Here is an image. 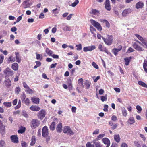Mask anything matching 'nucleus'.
<instances>
[{
    "instance_id": "cd10ccee",
    "label": "nucleus",
    "mask_w": 147,
    "mask_h": 147,
    "mask_svg": "<svg viewBox=\"0 0 147 147\" xmlns=\"http://www.w3.org/2000/svg\"><path fill=\"white\" fill-rule=\"evenodd\" d=\"M90 13L97 16H99V14L98 11L94 9H92L91 12H90Z\"/></svg>"
},
{
    "instance_id": "f704fd0d",
    "label": "nucleus",
    "mask_w": 147,
    "mask_h": 147,
    "mask_svg": "<svg viewBox=\"0 0 147 147\" xmlns=\"http://www.w3.org/2000/svg\"><path fill=\"white\" fill-rule=\"evenodd\" d=\"M3 105L5 107H9L11 106V103L10 102H4L3 103Z\"/></svg>"
},
{
    "instance_id": "4d7b16f0",
    "label": "nucleus",
    "mask_w": 147,
    "mask_h": 147,
    "mask_svg": "<svg viewBox=\"0 0 147 147\" xmlns=\"http://www.w3.org/2000/svg\"><path fill=\"white\" fill-rule=\"evenodd\" d=\"M5 142L4 141L1 140L0 141V147H3L5 146Z\"/></svg>"
},
{
    "instance_id": "4c0bfd02",
    "label": "nucleus",
    "mask_w": 147,
    "mask_h": 147,
    "mask_svg": "<svg viewBox=\"0 0 147 147\" xmlns=\"http://www.w3.org/2000/svg\"><path fill=\"white\" fill-rule=\"evenodd\" d=\"M78 84L80 85L81 87L83 88L84 86L83 84V80L82 78H80L78 79Z\"/></svg>"
},
{
    "instance_id": "bb28decb",
    "label": "nucleus",
    "mask_w": 147,
    "mask_h": 147,
    "mask_svg": "<svg viewBox=\"0 0 147 147\" xmlns=\"http://www.w3.org/2000/svg\"><path fill=\"white\" fill-rule=\"evenodd\" d=\"M16 57V61L18 63H20L21 61V59L18 52H15Z\"/></svg>"
},
{
    "instance_id": "9b49d317",
    "label": "nucleus",
    "mask_w": 147,
    "mask_h": 147,
    "mask_svg": "<svg viewBox=\"0 0 147 147\" xmlns=\"http://www.w3.org/2000/svg\"><path fill=\"white\" fill-rule=\"evenodd\" d=\"M98 48L101 51H105L108 54H111L108 51L106 47H103L101 44L99 45Z\"/></svg>"
},
{
    "instance_id": "09e8293b",
    "label": "nucleus",
    "mask_w": 147,
    "mask_h": 147,
    "mask_svg": "<svg viewBox=\"0 0 147 147\" xmlns=\"http://www.w3.org/2000/svg\"><path fill=\"white\" fill-rule=\"evenodd\" d=\"M92 65L96 69H98L99 68L98 66L95 62H93L92 63Z\"/></svg>"
},
{
    "instance_id": "052dcab7",
    "label": "nucleus",
    "mask_w": 147,
    "mask_h": 147,
    "mask_svg": "<svg viewBox=\"0 0 147 147\" xmlns=\"http://www.w3.org/2000/svg\"><path fill=\"white\" fill-rule=\"evenodd\" d=\"M21 146L22 147H26L27 144L24 141H22L21 143Z\"/></svg>"
},
{
    "instance_id": "a18cd8bd",
    "label": "nucleus",
    "mask_w": 147,
    "mask_h": 147,
    "mask_svg": "<svg viewBox=\"0 0 147 147\" xmlns=\"http://www.w3.org/2000/svg\"><path fill=\"white\" fill-rule=\"evenodd\" d=\"M105 134H99L98 136L97 137V138L95 139L96 140H99L101 138L105 136Z\"/></svg>"
},
{
    "instance_id": "603ef678",
    "label": "nucleus",
    "mask_w": 147,
    "mask_h": 147,
    "mask_svg": "<svg viewBox=\"0 0 147 147\" xmlns=\"http://www.w3.org/2000/svg\"><path fill=\"white\" fill-rule=\"evenodd\" d=\"M53 13V14H57L59 12V10L57 8H56L52 10Z\"/></svg>"
},
{
    "instance_id": "5fc2aeb1",
    "label": "nucleus",
    "mask_w": 147,
    "mask_h": 147,
    "mask_svg": "<svg viewBox=\"0 0 147 147\" xmlns=\"http://www.w3.org/2000/svg\"><path fill=\"white\" fill-rule=\"evenodd\" d=\"M4 59V57L3 55H0V64H1L3 61Z\"/></svg>"
},
{
    "instance_id": "774afa93",
    "label": "nucleus",
    "mask_w": 147,
    "mask_h": 147,
    "mask_svg": "<svg viewBox=\"0 0 147 147\" xmlns=\"http://www.w3.org/2000/svg\"><path fill=\"white\" fill-rule=\"evenodd\" d=\"M104 108L103 109V110L104 111L107 112L108 111V106L107 105H104Z\"/></svg>"
},
{
    "instance_id": "7c9ffc66",
    "label": "nucleus",
    "mask_w": 147,
    "mask_h": 147,
    "mask_svg": "<svg viewBox=\"0 0 147 147\" xmlns=\"http://www.w3.org/2000/svg\"><path fill=\"white\" fill-rule=\"evenodd\" d=\"M100 21L101 22L105 23L106 24V26L108 27H109L110 26V24L109 23L107 20H103L102 19L100 20Z\"/></svg>"
},
{
    "instance_id": "c9c22d12",
    "label": "nucleus",
    "mask_w": 147,
    "mask_h": 147,
    "mask_svg": "<svg viewBox=\"0 0 147 147\" xmlns=\"http://www.w3.org/2000/svg\"><path fill=\"white\" fill-rule=\"evenodd\" d=\"M55 122H53L50 126V129L51 130H53L55 129Z\"/></svg>"
},
{
    "instance_id": "79ce46f5",
    "label": "nucleus",
    "mask_w": 147,
    "mask_h": 147,
    "mask_svg": "<svg viewBox=\"0 0 147 147\" xmlns=\"http://www.w3.org/2000/svg\"><path fill=\"white\" fill-rule=\"evenodd\" d=\"M20 91V88L19 87H17L15 89V93L17 94H18L19 92Z\"/></svg>"
},
{
    "instance_id": "f3484780",
    "label": "nucleus",
    "mask_w": 147,
    "mask_h": 147,
    "mask_svg": "<svg viewBox=\"0 0 147 147\" xmlns=\"http://www.w3.org/2000/svg\"><path fill=\"white\" fill-rule=\"evenodd\" d=\"M30 109L33 111H38L40 109V108L38 106L36 105H33L31 106Z\"/></svg>"
},
{
    "instance_id": "13d9d810",
    "label": "nucleus",
    "mask_w": 147,
    "mask_h": 147,
    "mask_svg": "<svg viewBox=\"0 0 147 147\" xmlns=\"http://www.w3.org/2000/svg\"><path fill=\"white\" fill-rule=\"evenodd\" d=\"M85 86L86 89H88L89 88L90 84L88 81H86L85 82Z\"/></svg>"
},
{
    "instance_id": "4be33fe9",
    "label": "nucleus",
    "mask_w": 147,
    "mask_h": 147,
    "mask_svg": "<svg viewBox=\"0 0 147 147\" xmlns=\"http://www.w3.org/2000/svg\"><path fill=\"white\" fill-rule=\"evenodd\" d=\"M131 59L132 58L131 57H130L124 58V59L125 61V64L126 66H127L128 65H129V63H130Z\"/></svg>"
},
{
    "instance_id": "c85d7f7f",
    "label": "nucleus",
    "mask_w": 147,
    "mask_h": 147,
    "mask_svg": "<svg viewBox=\"0 0 147 147\" xmlns=\"http://www.w3.org/2000/svg\"><path fill=\"white\" fill-rule=\"evenodd\" d=\"M36 139L35 137L34 136H32L31 138V142L30 143V145L31 146L34 145L36 143Z\"/></svg>"
},
{
    "instance_id": "bf43d9fd",
    "label": "nucleus",
    "mask_w": 147,
    "mask_h": 147,
    "mask_svg": "<svg viewBox=\"0 0 147 147\" xmlns=\"http://www.w3.org/2000/svg\"><path fill=\"white\" fill-rule=\"evenodd\" d=\"M8 60L9 61H11L13 62L15 61V59L12 56H10Z\"/></svg>"
},
{
    "instance_id": "f257e3e1",
    "label": "nucleus",
    "mask_w": 147,
    "mask_h": 147,
    "mask_svg": "<svg viewBox=\"0 0 147 147\" xmlns=\"http://www.w3.org/2000/svg\"><path fill=\"white\" fill-rule=\"evenodd\" d=\"M102 38L105 44L110 45L112 44L113 37L112 36L108 35L106 38L103 37H102Z\"/></svg>"
},
{
    "instance_id": "9d476101",
    "label": "nucleus",
    "mask_w": 147,
    "mask_h": 147,
    "mask_svg": "<svg viewBox=\"0 0 147 147\" xmlns=\"http://www.w3.org/2000/svg\"><path fill=\"white\" fill-rule=\"evenodd\" d=\"M4 84L7 88H9L11 85V82L9 78H6L4 82Z\"/></svg>"
},
{
    "instance_id": "a878e982",
    "label": "nucleus",
    "mask_w": 147,
    "mask_h": 147,
    "mask_svg": "<svg viewBox=\"0 0 147 147\" xmlns=\"http://www.w3.org/2000/svg\"><path fill=\"white\" fill-rule=\"evenodd\" d=\"M62 123H59L56 127V130L57 132H61L62 131Z\"/></svg>"
},
{
    "instance_id": "69168bd1",
    "label": "nucleus",
    "mask_w": 147,
    "mask_h": 147,
    "mask_svg": "<svg viewBox=\"0 0 147 147\" xmlns=\"http://www.w3.org/2000/svg\"><path fill=\"white\" fill-rule=\"evenodd\" d=\"M90 30L91 32H96L95 29L92 26H90Z\"/></svg>"
},
{
    "instance_id": "423d86ee",
    "label": "nucleus",
    "mask_w": 147,
    "mask_h": 147,
    "mask_svg": "<svg viewBox=\"0 0 147 147\" xmlns=\"http://www.w3.org/2000/svg\"><path fill=\"white\" fill-rule=\"evenodd\" d=\"M63 132L64 133L67 134H68L71 135L74 134V133L72 131L70 128L68 126H65L63 129Z\"/></svg>"
},
{
    "instance_id": "c756f323",
    "label": "nucleus",
    "mask_w": 147,
    "mask_h": 147,
    "mask_svg": "<svg viewBox=\"0 0 147 147\" xmlns=\"http://www.w3.org/2000/svg\"><path fill=\"white\" fill-rule=\"evenodd\" d=\"M138 84L139 85L142 86L144 87L147 88V85L142 81H139L138 82Z\"/></svg>"
},
{
    "instance_id": "72a5a7b5",
    "label": "nucleus",
    "mask_w": 147,
    "mask_h": 147,
    "mask_svg": "<svg viewBox=\"0 0 147 147\" xmlns=\"http://www.w3.org/2000/svg\"><path fill=\"white\" fill-rule=\"evenodd\" d=\"M25 91L26 92H27L29 94H32L34 93V91L30 89L29 87L25 89Z\"/></svg>"
},
{
    "instance_id": "dca6fc26",
    "label": "nucleus",
    "mask_w": 147,
    "mask_h": 147,
    "mask_svg": "<svg viewBox=\"0 0 147 147\" xmlns=\"http://www.w3.org/2000/svg\"><path fill=\"white\" fill-rule=\"evenodd\" d=\"M105 7L108 11H110L111 10V5L109 0H106Z\"/></svg>"
},
{
    "instance_id": "a211bd4d",
    "label": "nucleus",
    "mask_w": 147,
    "mask_h": 147,
    "mask_svg": "<svg viewBox=\"0 0 147 147\" xmlns=\"http://www.w3.org/2000/svg\"><path fill=\"white\" fill-rule=\"evenodd\" d=\"M144 5V3L142 2H139L136 5V8L137 9L142 8Z\"/></svg>"
},
{
    "instance_id": "b1692460",
    "label": "nucleus",
    "mask_w": 147,
    "mask_h": 147,
    "mask_svg": "<svg viewBox=\"0 0 147 147\" xmlns=\"http://www.w3.org/2000/svg\"><path fill=\"white\" fill-rule=\"evenodd\" d=\"M12 69L14 71H17L18 69V63H15L12 65Z\"/></svg>"
},
{
    "instance_id": "e433bc0d",
    "label": "nucleus",
    "mask_w": 147,
    "mask_h": 147,
    "mask_svg": "<svg viewBox=\"0 0 147 147\" xmlns=\"http://www.w3.org/2000/svg\"><path fill=\"white\" fill-rule=\"evenodd\" d=\"M122 111L123 115L125 117H126L127 115V111L125 108L122 109Z\"/></svg>"
},
{
    "instance_id": "37998d69",
    "label": "nucleus",
    "mask_w": 147,
    "mask_h": 147,
    "mask_svg": "<svg viewBox=\"0 0 147 147\" xmlns=\"http://www.w3.org/2000/svg\"><path fill=\"white\" fill-rule=\"evenodd\" d=\"M24 101L26 105L28 106L29 105V103L30 102V101L28 98H27Z\"/></svg>"
},
{
    "instance_id": "2eb2a0df",
    "label": "nucleus",
    "mask_w": 147,
    "mask_h": 147,
    "mask_svg": "<svg viewBox=\"0 0 147 147\" xmlns=\"http://www.w3.org/2000/svg\"><path fill=\"white\" fill-rule=\"evenodd\" d=\"M102 142L105 145H107L106 147H109L110 145V142L109 139L105 138L102 139Z\"/></svg>"
},
{
    "instance_id": "1a4fd4ad",
    "label": "nucleus",
    "mask_w": 147,
    "mask_h": 147,
    "mask_svg": "<svg viewBox=\"0 0 147 147\" xmlns=\"http://www.w3.org/2000/svg\"><path fill=\"white\" fill-rule=\"evenodd\" d=\"M42 136L44 137H47L48 136L49 134L48 129L47 127L45 126L42 128Z\"/></svg>"
},
{
    "instance_id": "3c124183",
    "label": "nucleus",
    "mask_w": 147,
    "mask_h": 147,
    "mask_svg": "<svg viewBox=\"0 0 147 147\" xmlns=\"http://www.w3.org/2000/svg\"><path fill=\"white\" fill-rule=\"evenodd\" d=\"M107 97L106 95L105 96H102L101 97V99L102 101L104 102L106 101L107 100Z\"/></svg>"
},
{
    "instance_id": "e2e57ef3",
    "label": "nucleus",
    "mask_w": 147,
    "mask_h": 147,
    "mask_svg": "<svg viewBox=\"0 0 147 147\" xmlns=\"http://www.w3.org/2000/svg\"><path fill=\"white\" fill-rule=\"evenodd\" d=\"M134 51V50L131 47H129L128 49L127 52L128 53H129L131 52H133Z\"/></svg>"
},
{
    "instance_id": "5701e85b",
    "label": "nucleus",
    "mask_w": 147,
    "mask_h": 147,
    "mask_svg": "<svg viewBox=\"0 0 147 147\" xmlns=\"http://www.w3.org/2000/svg\"><path fill=\"white\" fill-rule=\"evenodd\" d=\"M31 100L34 103L37 104L39 103V99L38 98H36L35 97H33L31 98Z\"/></svg>"
},
{
    "instance_id": "680f3d73",
    "label": "nucleus",
    "mask_w": 147,
    "mask_h": 147,
    "mask_svg": "<svg viewBox=\"0 0 147 147\" xmlns=\"http://www.w3.org/2000/svg\"><path fill=\"white\" fill-rule=\"evenodd\" d=\"M23 16V14H22L21 16H19L17 18L16 21V22H18L20 21L22 18V16Z\"/></svg>"
},
{
    "instance_id": "a19ab883",
    "label": "nucleus",
    "mask_w": 147,
    "mask_h": 147,
    "mask_svg": "<svg viewBox=\"0 0 147 147\" xmlns=\"http://www.w3.org/2000/svg\"><path fill=\"white\" fill-rule=\"evenodd\" d=\"M21 106V101L20 100H19L18 102L17 105L14 108L15 109H17L19 108H20Z\"/></svg>"
},
{
    "instance_id": "473e14b6",
    "label": "nucleus",
    "mask_w": 147,
    "mask_h": 147,
    "mask_svg": "<svg viewBox=\"0 0 147 147\" xmlns=\"http://www.w3.org/2000/svg\"><path fill=\"white\" fill-rule=\"evenodd\" d=\"M128 123L130 124H133L134 122V119L133 117H131L129 119L128 121Z\"/></svg>"
},
{
    "instance_id": "f03ea898",
    "label": "nucleus",
    "mask_w": 147,
    "mask_h": 147,
    "mask_svg": "<svg viewBox=\"0 0 147 147\" xmlns=\"http://www.w3.org/2000/svg\"><path fill=\"white\" fill-rule=\"evenodd\" d=\"M135 36L143 44V47L145 48H147V41L145 38H144L141 36L137 34H135Z\"/></svg>"
},
{
    "instance_id": "7ed1b4c3",
    "label": "nucleus",
    "mask_w": 147,
    "mask_h": 147,
    "mask_svg": "<svg viewBox=\"0 0 147 147\" xmlns=\"http://www.w3.org/2000/svg\"><path fill=\"white\" fill-rule=\"evenodd\" d=\"M40 124V121L38 119H34L31 122V126L32 128L35 129Z\"/></svg>"
},
{
    "instance_id": "6e6d98bb",
    "label": "nucleus",
    "mask_w": 147,
    "mask_h": 147,
    "mask_svg": "<svg viewBox=\"0 0 147 147\" xmlns=\"http://www.w3.org/2000/svg\"><path fill=\"white\" fill-rule=\"evenodd\" d=\"M26 97V95L24 93H23V94L21 96V98L22 101H23L25 99Z\"/></svg>"
},
{
    "instance_id": "412c9836",
    "label": "nucleus",
    "mask_w": 147,
    "mask_h": 147,
    "mask_svg": "<svg viewBox=\"0 0 147 147\" xmlns=\"http://www.w3.org/2000/svg\"><path fill=\"white\" fill-rule=\"evenodd\" d=\"M119 47V49L115 48L112 50V51L115 56H116L117 53L121 49L122 47L121 46Z\"/></svg>"
},
{
    "instance_id": "2f4dec72",
    "label": "nucleus",
    "mask_w": 147,
    "mask_h": 147,
    "mask_svg": "<svg viewBox=\"0 0 147 147\" xmlns=\"http://www.w3.org/2000/svg\"><path fill=\"white\" fill-rule=\"evenodd\" d=\"M114 139L117 142H119L120 138L119 135H115L114 136Z\"/></svg>"
},
{
    "instance_id": "6ab92c4d",
    "label": "nucleus",
    "mask_w": 147,
    "mask_h": 147,
    "mask_svg": "<svg viewBox=\"0 0 147 147\" xmlns=\"http://www.w3.org/2000/svg\"><path fill=\"white\" fill-rule=\"evenodd\" d=\"M98 140L94 139L92 141V142L94 144L95 147H102V145L99 142Z\"/></svg>"
},
{
    "instance_id": "393cba45",
    "label": "nucleus",
    "mask_w": 147,
    "mask_h": 147,
    "mask_svg": "<svg viewBox=\"0 0 147 147\" xmlns=\"http://www.w3.org/2000/svg\"><path fill=\"white\" fill-rule=\"evenodd\" d=\"M45 51L46 53L49 56H52L53 52L49 49L48 48H46L45 49Z\"/></svg>"
},
{
    "instance_id": "338daca9",
    "label": "nucleus",
    "mask_w": 147,
    "mask_h": 147,
    "mask_svg": "<svg viewBox=\"0 0 147 147\" xmlns=\"http://www.w3.org/2000/svg\"><path fill=\"white\" fill-rule=\"evenodd\" d=\"M111 119L114 121H115L117 120V117L115 115H113L112 116L111 118Z\"/></svg>"
},
{
    "instance_id": "20e7f679",
    "label": "nucleus",
    "mask_w": 147,
    "mask_h": 147,
    "mask_svg": "<svg viewBox=\"0 0 147 147\" xmlns=\"http://www.w3.org/2000/svg\"><path fill=\"white\" fill-rule=\"evenodd\" d=\"M5 75V78L11 76L13 75L14 73L13 71L11 70L9 68H7L3 71Z\"/></svg>"
},
{
    "instance_id": "0e129e2a",
    "label": "nucleus",
    "mask_w": 147,
    "mask_h": 147,
    "mask_svg": "<svg viewBox=\"0 0 147 147\" xmlns=\"http://www.w3.org/2000/svg\"><path fill=\"white\" fill-rule=\"evenodd\" d=\"M0 51L2 53L5 55H6L8 54V52L6 50H5L3 51L2 49H0Z\"/></svg>"
},
{
    "instance_id": "864d4df0",
    "label": "nucleus",
    "mask_w": 147,
    "mask_h": 147,
    "mask_svg": "<svg viewBox=\"0 0 147 147\" xmlns=\"http://www.w3.org/2000/svg\"><path fill=\"white\" fill-rule=\"evenodd\" d=\"M36 59L37 60H41L42 59V57L39 54H37L36 53Z\"/></svg>"
},
{
    "instance_id": "8fccbe9b",
    "label": "nucleus",
    "mask_w": 147,
    "mask_h": 147,
    "mask_svg": "<svg viewBox=\"0 0 147 147\" xmlns=\"http://www.w3.org/2000/svg\"><path fill=\"white\" fill-rule=\"evenodd\" d=\"M86 147H94V144H92L91 143L88 142L86 144Z\"/></svg>"
},
{
    "instance_id": "58836bf2",
    "label": "nucleus",
    "mask_w": 147,
    "mask_h": 147,
    "mask_svg": "<svg viewBox=\"0 0 147 147\" xmlns=\"http://www.w3.org/2000/svg\"><path fill=\"white\" fill-rule=\"evenodd\" d=\"M79 1L78 0H75V2L73 3L71 5H69L70 6H71L73 7H75L79 3Z\"/></svg>"
},
{
    "instance_id": "c03bdc74",
    "label": "nucleus",
    "mask_w": 147,
    "mask_h": 147,
    "mask_svg": "<svg viewBox=\"0 0 147 147\" xmlns=\"http://www.w3.org/2000/svg\"><path fill=\"white\" fill-rule=\"evenodd\" d=\"M136 109L138 110L137 112L138 113H140L142 110L141 107L139 105H137L136 106Z\"/></svg>"
},
{
    "instance_id": "4468645a",
    "label": "nucleus",
    "mask_w": 147,
    "mask_h": 147,
    "mask_svg": "<svg viewBox=\"0 0 147 147\" xmlns=\"http://www.w3.org/2000/svg\"><path fill=\"white\" fill-rule=\"evenodd\" d=\"M132 11L131 9L130 8L127 9H125L122 13V15L124 16H125L131 12Z\"/></svg>"
},
{
    "instance_id": "aec40b11",
    "label": "nucleus",
    "mask_w": 147,
    "mask_h": 147,
    "mask_svg": "<svg viewBox=\"0 0 147 147\" xmlns=\"http://www.w3.org/2000/svg\"><path fill=\"white\" fill-rule=\"evenodd\" d=\"M62 25L64 26L62 28L63 30L64 31H70L71 30V27L65 25H64V24H63Z\"/></svg>"
},
{
    "instance_id": "49530a36",
    "label": "nucleus",
    "mask_w": 147,
    "mask_h": 147,
    "mask_svg": "<svg viewBox=\"0 0 147 147\" xmlns=\"http://www.w3.org/2000/svg\"><path fill=\"white\" fill-rule=\"evenodd\" d=\"M76 47H77V50L78 51H80L82 49V46L81 44H80L78 45H77L76 46Z\"/></svg>"
},
{
    "instance_id": "ddd939ff",
    "label": "nucleus",
    "mask_w": 147,
    "mask_h": 147,
    "mask_svg": "<svg viewBox=\"0 0 147 147\" xmlns=\"http://www.w3.org/2000/svg\"><path fill=\"white\" fill-rule=\"evenodd\" d=\"M133 47L136 50L138 51H142L143 50V48L140 46L138 44L134 42L133 44Z\"/></svg>"
},
{
    "instance_id": "0eeeda50",
    "label": "nucleus",
    "mask_w": 147,
    "mask_h": 147,
    "mask_svg": "<svg viewBox=\"0 0 147 147\" xmlns=\"http://www.w3.org/2000/svg\"><path fill=\"white\" fill-rule=\"evenodd\" d=\"M46 114L45 110L42 109L38 113L37 116L38 118L40 119H42L45 117Z\"/></svg>"
},
{
    "instance_id": "ea45409f",
    "label": "nucleus",
    "mask_w": 147,
    "mask_h": 147,
    "mask_svg": "<svg viewBox=\"0 0 147 147\" xmlns=\"http://www.w3.org/2000/svg\"><path fill=\"white\" fill-rule=\"evenodd\" d=\"M5 129V126L3 125L2 122L0 120V129L2 130H4Z\"/></svg>"
},
{
    "instance_id": "6e6552de",
    "label": "nucleus",
    "mask_w": 147,
    "mask_h": 147,
    "mask_svg": "<svg viewBox=\"0 0 147 147\" xmlns=\"http://www.w3.org/2000/svg\"><path fill=\"white\" fill-rule=\"evenodd\" d=\"M96 48V47L95 45H91L84 47L83 50L85 52H87L88 51H92L95 49Z\"/></svg>"
},
{
    "instance_id": "de8ad7c7",
    "label": "nucleus",
    "mask_w": 147,
    "mask_h": 147,
    "mask_svg": "<svg viewBox=\"0 0 147 147\" xmlns=\"http://www.w3.org/2000/svg\"><path fill=\"white\" fill-rule=\"evenodd\" d=\"M25 127L22 128L18 131V132L19 133H23L25 132Z\"/></svg>"
},
{
    "instance_id": "f8f14e48",
    "label": "nucleus",
    "mask_w": 147,
    "mask_h": 147,
    "mask_svg": "<svg viewBox=\"0 0 147 147\" xmlns=\"http://www.w3.org/2000/svg\"><path fill=\"white\" fill-rule=\"evenodd\" d=\"M10 138L12 142L14 143H18L19 142L18 138L17 135H12L10 137Z\"/></svg>"
},
{
    "instance_id": "39448f33",
    "label": "nucleus",
    "mask_w": 147,
    "mask_h": 147,
    "mask_svg": "<svg viewBox=\"0 0 147 147\" xmlns=\"http://www.w3.org/2000/svg\"><path fill=\"white\" fill-rule=\"evenodd\" d=\"M90 21L92 25L96 28L98 30L101 31L102 30L101 26L100 24L98 22L93 20H91Z\"/></svg>"
}]
</instances>
